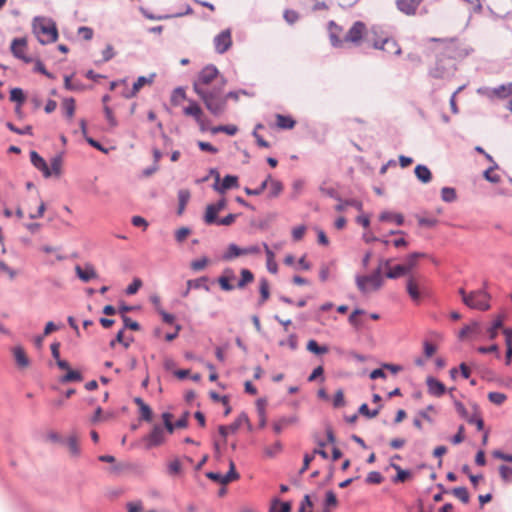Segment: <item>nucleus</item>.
<instances>
[{
    "label": "nucleus",
    "mask_w": 512,
    "mask_h": 512,
    "mask_svg": "<svg viewBox=\"0 0 512 512\" xmlns=\"http://www.w3.org/2000/svg\"><path fill=\"white\" fill-rule=\"evenodd\" d=\"M430 41L438 43L436 52L440 55L435 65L430 68L429 74L434 78H446L456 71L455 60L465 55L460 42L455 38H431Z\"/></svg>",
    "instance_id": "nucleus-1"
},
{
    "label": "nucleus",
    "mask_w": 512,
    "mask_h": 512,
    "mask_svg": "<svg viewBox=\"0 0 512 512\" xmlns=\"http://www.w3.org/2000/svg\"><path fill=\"white\" fill-rule=\"evenodd\" d=\"M240 274V280L236 285H233L232 282L236 279L235 272L231 268H225L218 277L217 283L223 291H232L235 288L244 289L254 281V274L249 269H241Z\"/></svg>",
    "instance_id": "nucleus-2"
},
{
    "label": "nucleus",
    "mask_w": 512,
    "mask_h": 512,
    "mask_svg": "<svg viewBox=\"0 0 512 512\" xmlns=\"http://www.w3.org/2000/svg\"><path fill=\"white\" fill-rule=\"evenodd\" d=\"M212 84L213 87H224L225 80L219 75V71L215 66L208 65L200 71L193 83V89L195 93H203V91L210 90V85Z\"/></svg>",
    "instance_id": "nucleus-3"
},
{
    "label": "nucleus",
    "mask_w": 512,
    "mask_h": 512,
    "mask_svg": "<svg viewBox=\"0 0 512 512\" xmlns=\"http://www.w3.org/2000/svg\"><path fill=\"white\" fill-rule=\"evenodd\" d=\"M223 88L218 86L203 91V93H196L204 102L207 110L215 116L221 115L226 109V97H224Z\"/></svg>",
    "instance_id": "nucleus-4"
},
{
    "label": "nucleus",
    "mask_w": 512,
    "mask_h": 512,
    "mask_svg": "<svg viewBox=\"0 0 512 512\" xmlns=\"http://www.w3.org/2000/svg\"><path fill=\"white\" fill-rule=\"evenodd\" d=\"M463 303L471 309L486 311L490 308V295L484 290L467 293L463 288L459 289Z\"/></svg>",
    "instance_id": "nucleus-5"
},
{
    "label": "nucleus",
    "mask_w": 512,
    "mask_h": 512,
    "mask_svg": "<svg viewBox=\"0 0 512 512\" xmlns=\"http://www.w3.org/2000/svg\"><path fill=\"white\" fill-rule=\"evenodd\" d=\"M356 284L358 289L363 293L378 290L383 284L380 268L369 276H358L356 278Z\"/></svg>",
    "instance_id": "nucleus-6"
},
{
    "label": "nucleus",
    "mask_w": 512,
    "mask_h": 512,
    "mask_svg": "<svg viewBox=\"0 0 512 512\" xmlns=\"http://www.w3.org/2000/svg\"><path fill=\"white\" fill-rule=\"evenodd\" d=\"M34 32L42 44L52 43L57 40L58 31L54 23L40 21L34 25Z\"/></svg>",
    "instance_id": "nucleus-7"
},
{
    "label": "nucleus",
    "mask_w": 512,
    "mask_h": 512,
    "mask_svg": "<svg viewBox=\"0 0 512 512\" xmlns=\"http://www.w3.org/2000/svg\"><path fill=\"white\" fill-rule=\"evenodd\" d=\"M261 253L260 246L251 245L241 248L234 243L228 245L226 251L222 254L223 261H232L240 256L258 255Z\"/></svg>",
    "instance_id": "nucleus-8"
},
{
    "label": "nucleus",
    "mask_w": 512,
    "mask_h": 512,
    "mask_svg": "<svg viewBox=\"0 0 512 512\" xmlns=\"http://www.w3.org/2000/svg\"><path fill=\"white\" fill-rule=\"evenodd\" d=\"M366 34V25L361 21H356L344 36L343 41L358 45Z\"/></svg>",
    "instance_id": "nucleus-9"
},
{
    "label": "nucleus",
    "mask_w": 512,
    "mask_h": 512,
    "mask_svg": "<svg viewBox=\"0 0 512 512\" xmlns=\"http://www.w3.org/2000/svg\"><path fill=\"white\" fill-rule=\"evenodd\" d=\"M206 476L209 479H211L215 482H218L220 484H223V485H226L232 481L238 480L240 477L239 473L236 471L235 463L232 460H230V462H229V471L225 475H222V474L216 473V472H208V473H206Z\"/></svg>",
    "instance_id": "nucleus-10"
},
{
    "label": "nucleus",
    "mask_w": 512,
    "mask_h": 512,
    "mask_svg": "<svg viewBox=\"0 0 512 512\" xmlns=\"http://www.w3.org/2000/svg\"><path fill=\"white\" fill-rule=\"evenodd\" d=\"M389 35V32L386 31L383 27L374 25L371 27L369 31H367V40L372 43L375 49H378L381 46V43L385 40V38Z\"/></svg>",
    "instance_id": "nucleus-11"
},
{
    "label": "nucleus",
    "mask_w": 512,
    "mask_h": 512,
    "mask_svg": "<svg viewBox=\"0 0 512 512\" xmlns=\"http://www.w3.org/2000/svg\"><path fill=\"white\" fill-rule=\"evenodd\" d=\"M214 46L218 53H225L232 46L231 30L226 29L215 36Z\"/></svg>",
    "instance_id": "nucleus-12"
},
{
    "label": "nucleus",
    "mask_w": 512,
    "mask_h": 512,
    "mask_svg": "<svg viewBox=\"0 0 512 512\" xmlns=\"http://www.w3.org/2000/svg\"><path fill=\"white\" fill-rule=\"evenodd\" d=\"M11 52L16 57L26 63H29L31 59L26 56L27 41L25 38H16L11 43Z\"/></svg>",
    "instance_id": "nucleus-13"
},
{
    "label": "nucleus",
    "mask_w": 512,
    "mask_h": 512,
    "mask_svg": "<svg viewBox=\"0 0 512 512\" xmlns=\"http://www.w3.org/2000/svg\"><path fill=\"white\" fill-rule=\"evenodd\" d=\"M482 333L481 324L477 321H473L470 324L464 326L458 334L460 340L473 339L478 337Z\"/></svg>",
    "instance_id": "nucleus-14"
},
{
    "label": "nucleus",
    "mask_w": 512,
    "mask_h": 512,
    "mask_svg": "<svg viewBox=\"0 0 512 512\" xmlns=\"http://www.w3.org/2000/svg\"><path fill=\"white\" fill-rule=\"evenodd\" d=\"M30 160L33 166L41 171L45 178H49L52 175V172L46 161L36 151L30 152Z\"/></svg>",
    "instance_id": "nucleus-15"
},
{
    "label": "nucleus",
    "mask_w": 512,
    "mask_h": 512,
    "mask_svg": "<svg viewBox=\"0 0 512 512\" xmlns=\"http://www.w3.org/2000/svg\"><path fill=\"white\" fill-rule=\"evenodd\" d=\"M220 179L219 174L216 175V183L214 184V189L220 193H224L226 190L237 187L238 186V177L233 175H226L221 184H218Z\"/></svg>",
    "instance_id": "nucleus-16"
},
{
    "label": "nucleus",
    "mask_w": 512,
    "mask_h": 512,
    "mask_svg": "<svg viewBox=\"0 0 512 512\" xmlns=\"http://www.w3.org/2000/svg\"><path fill=\"white\" fill-rule=\"evenodd\" d=\"M427 391L430 395L440 397L446 392L445 385L434 377L426 378Z\"/></svg>",
    "instance_id": "nucleus-17"
},
{
    "label": "nucleus",
    "mask_w": 512,
    "mask_h": 512,
    "mask_svg": "<svg viewBox=\"0 0 512 512\" xmlns=\"http://www.w3.org/2000/svg\"><path fill=\"white\" fill-rule=\"evenodd\" d=\"M423 0H396L397 8L406 15H414Z\"/></svg>",
    "instance_id": "nucleus-18"
},
{
    "label": "nucleus",
    "mask_w": 512,
    "mask_h": 512,
    "mask_svg": "<svg viewBox=\"0 0 512 512\" xmlns=\"http://www.w3.org/2000/svg\"><path fill=\"white\" fill-rule=\"evenodd\" d=\"M75 272L83 282H88L91 279L97 278V272L91 264H86L84 267L77 265L75 267Z\"/></svg>",
    "instance_id": "nucleus-19"
},
{
    "label": "nucleus",
    "mask_w": 512,
    "mask_h": 512,
    "mask_svg": "<svg viewBox=\"0 0 512 512\" xmlns=\"http://www.w3.org/2000/svg\"><path fill=\"white\" fill-rule=\"evenodd\" d=\"M378 49L390 55L401 54V48L399 44L396 42L394 38L390 36V34L385 38V40L381 43V46Z\"/></svg>",
    "instance_id": "nucleus-20"
},
{
    "label": "nucleus",
    "mask_w": 512,
    "mask_h": 512,
    "mask_svg": "<svg viewBox=\"0 0 512 512\" xmlns=\"http://www.w3.org/2000/svg\"><path fill=\"white\" fill-rule=\"evenodd\" d=\"M208 281V278L206 276H202L200 278L194 279V280H188L186 283V290L183 292L182 296L187 297L190 293L191 289H199L204 288L206 291H209L210 288L206 284Z\"/></svg>",
    "instance_id": "nucleus-21"
},
{
    "label": "nucleus",
    "mask_w": 512,
    "mask_h": 512,
    "mask_svg": "<svg viewBox=\"0 0 512 512\" xmlns=\"http://www.w3.org/2000/svg\"><path fill=\"white\" fill-rule=\"evenodd\" d=\"M147 440L150 446H158L165 440L164 430L160 426H155L148 435Z\"/></svg>",
    "instance_id": "nucleus-22"
},
{
    "label": "nucleus",
    "mask_w": 512,
    "mask_h": 512,
    "mask_svg": "<svg viewBox=\"0 0 512 512\" xmlns=\"http://www.w3.org/2000/svg\"><path fill=\"white\" fill-rule=\"evenodd\" d=\"M13 355L17 365L20 368H27L30 364L29 358L27 357L25 350L22 346H15L13 348Z\"/></svg>",
    "instance_id": "nucleus-23"
},
{
    "label": "nucleus",
    "mask_w": 512,
    "mask_h": 512,
    "mask_svg": "<svg viewBox=\"0 0 512 512\" xmlns=\"http://www.w3.org/2000/svg\"><path fill=\"white\" fill-rule=\"evenodd\" d=\"M243 421H248V418L245 414H241L231 425L229 426H220L219 433L226 437L229 432L233 433L239 429Z\"/></svg>",
    "instance_id": "nucleus-24"
},
{
    "label": "nucleus",
    "mask_w": 512,
    "mask_h": 512,
    "mask_svg": "<svg viewBox=\"0 0 512 512\" xmlns=\"http://www.w3.org/2000/svg\"><path fill=\"white\" fill-rule=\"evenodd\" d=\"M183 112L186 116L194 117L198 123L202 122L201 117L203 115V111L195 101H190L189 106L185 107Z\"/></svg>",
    "instance_id": "nucleus-25"
},
{
    "label": "nucleus",
    "mask_w": 512,
    "mask_h": 512,
    "mask_svg": "<svg viewBox=\"0 0 512 512\" xmlns=\"http://www.w3.org/2000/svg\"><path fill=\"white\" fill-rule=\"evenodd\" d=\"M134 403L138 406L140 418L144 421L150 422L152 420L151 408L140 398L136 397Z\"/></svg>",
    "instance_id": "nucleus-26"
},
{
    "label": "nucleus",
    "mask_w": 512,
    "mask_h": 512,
    "mask_svg": "<svg viewBox=\"0 0 512 512\" xmlns=\"http://www.w3.org/2000/svg\"><path fill=\"white\" fill-rule=\"evenodd\" d=\"M341 32L342 28L335 22L331 21L329 23L330 40L334 46H339L342 44V42H344L343 39L340 38Z\"/></svg>",
    "instance_id": "nucleus-27"
},
{
    "label": "nucleus",
    "mask_w": 512,
    "mask_h": 512,
    "mask_svg": "<svg viewBox=\"0 0 512 512\" xmlns=\"http://www.w3.org/2000/svg\"><path fill=\"white\" fill-rule=\"evenodd\" d=\"M65 443L72 456L76 457L80 454L79 437L76 433L69 435Z\"/></svg>",
    "instance_id": "nucleus-28"
},
{
    "label": "nucleus",
    "mask_w": 512,
    "mask_h": 512,
    "mask_svg": "<svg viewBox=\"0 0 512 512\" xmlns=\"http://www.w3.org/2000/svg\"><path fill=\"white\" fill-rule=\"evenodd\" d=\"M296 124V121L291 116H286L282 114L276 115V126L279 129H293Z\"/></svg>",
    "instance_id": "nucleus-29"
},
{
    "label": "nucleus",
    "mask_w": 512,
    "mask_h": 512,
    "mask_svg": "<svg viewBox=\"0 0 512 512\" xmlns=\"http://www.w3.org/2000/svg\"><path fill=\"white\" fill-rule=\"evenodd\" d=\"M265 180H268L269 196L277 197L283 190V185L280 181L273 179L271 175H268Z\"/></svg>",
    "instance_id": "nucleus-30"
},
{
    "label": "nucleus",
    "mask_w": 512,
    "mask_h": 512,
    "mask_svg": "<svg viewBox=\"0 0 512 512\" xmlns=\"http://www.w3.org/2000/svg\"><path fill=\"white\" fill-rule=\"evenodd\" d=\"M415 175L422 183H428L432 179V173L425 165H417L415 167Z\"/></svg>",
    "instance_id": "nucleus-31"
},
{
    "label": "nucleus",
    "mask_w": 512,
    "mask_h": 512,
    "mask_svg": "<svg viewBox=\"0 0 512 512\" xmlns=\"http://www.w3.org/2000/svg\"><path fill=\"white\" fill-rule=\"evenodd\" d=\"M219 211L214 206V204H209L206 207V211L204 214V221L208 225L217 224L219 218L217 217Z\"/></svg>",
    "instance_id": "nucleus-32"
},
{
    "label": "nucleus",
    "mask_w": 512,
    "mask_h": 512,
    "mask_svg": "<svg viewBox=\"0 0 512 512\" xmlns=\"http://www.w3.org/2000/svg\"><path fill=\"white\" fill-rule=\"evenodd\" d=\"M62 109L64 111V115L71 120L74 117L76 110V103L74 98H65L62 101Z\"/></svg>",
    "instance_id": "nucleus-33"
},
{
    "label": "nucleus",
    "mask_w": 512,
    "mask_h": 512,
    "mask_svg": "<svg viewBox=\"0 0 512 512\" xmlns=\"http://www.w3.org/2000/svg\"><path fill=\"white\" fill-rule=\"evenodd\" d=\"M407 292L409 296L414 300L418 301L420 299L419 285L414 277H410L407 280Z\"/></svg>",
    "instance_id": "nucleus-34"
},
{
    "label": "nucleus",
    "mask_w": 512,
    "mask_h": 512,
    "mask_svg": "<svg viewBox=\"0 0 512 512\" xmlns=\"http://www.w3.org/2000/svg\"><path fill=\"white\" fill-rule=\"evenodd\" d=\"M306 349L315 355H323L329 352L328 346H320L314 339H311L307 342Z\"/></svg>",
    "instance_id": "nucleus-35"
},
{
    "label": "nucleus",
    "mask_w": 512,
    "mask_h": 512,
    "mask_svg": "<svg viewBox=\"0 0 512 512\" xmlns=\"http://www.w3.org/2000/svg\"><path fill=\"white\" fill-rule=\"evenodd\" d=\"M379 219L381 221L395 222L397 225L404 223V217L402 214L384 211L380 214Z\"/></svg>",
    "instance_id": "nucleus-36"
},
{
    "label": "nucleus",
    "mask_w": 512,
    "mask_h": 512,
    "mask_svg": "<svg viewBox=\"0 0 512 512\" xmlns=\"http://www.w3.org/2000/svg\"><path fill=\"white\" fill-rule=\"evenodd\" d=\"M260 300L259 304H264L270 297V286L267 279L262 278L259 282Z\"/></svg>",
    "instance_id": "nucleus-37"
},
{
    "label": "nucleus",
    "mask_w": 512,
    "mask_h": 512,
    "mask_svg": "<svg viewBox=\"0 0 512 512\" xmlns=\"http://www.w3.org/2000/svg\"><path fill=\"white\" fill-rule=\"evenodd\" d=\"M349 206L356 208L358 211H362V209H363L362 202L359 200H356V199L340 201V203L338 205H336L335 209L338 212H342L346 209V207H349Z\"/></svg>",
    "instance_id": "nucleus-38"
},
{
    "label": "nucleus",
    "mask_w": 512,
    "mask_h": 512,
    "mask_svg": "<svg viewBox=\"0 0 512 512\" xmlns=\"http://www.w3.org/2000/svg\"><path fill=\"white\" fill-rule=\"evenodd\" d=\"M425 256H426V254L419 253V252H414V253L410 254L406 258L405 263L403 264L404 267L406 268V271L409 273L417 265L418 259L423 258Z\"/></svg>",
    "instance_id": "nucleus-39"
},
{
    "label": "nucleus",
    "mask_w": 512,
    "mask_h": 512,
    "mask_svg": "<svg viewBox=\"0 0 512 512\" xmlns=\"http://www.w3.org/2000/svg\"><path fill=\"white\" fill-rule=\"evenodd\" d=\"M263 247H264V250H265V253H266V257H267V269L271 273H276L277 272V264H276V262L274 260L275 259V255L270 250V248L268 247V245L266 243H263Z\"/></svg>",
    "instance_id": "nucleus-40"
},
{
    "label": "nucleus",
    "mask_w": 512,
    "mask_h": 512,
    "mask_svg": "<svg viewBox=\"0 0 512 512\" xmlns=\"http://www.w3.org/2000/svg\"><path fill=\"white\" fill-rule=\"evenodd\" d=\"M503 321H504L503 316L498 315L494 319L491 327L487 330L488 336L491 340L495 339L496 336L498 335V329H500L503 326Z\"/></svg>",
    "instance_id": "nucleus-41"
},
{
    "label": "nucleus",
    "mask_w": 512,
    "mask_h": 512,
    "mask_svg": "<svg viewBox=\"0 0 512 512\" xmlns=\"http://www.w3.org/2000/svg\"><path fill=\"white\" fill-rule=\"evenodd\" d=\"M391 467L397 471V475L393 478L394 483L405 482L411 477V472L402 469L399 465L391 463Z\"/></svg>",
    "instance_id": "nucleus-42"
},
{
    "label": "nucleus",
    "mask_w": 512,
    "mask_h": 512,
    "mask_svg": "<svg viewBox=\"0 0 512 512\" xmlns=\"http://www.w3.org/2000/svg\"><path fill=\"white\" fill-rule=\"evenodd\" d=\"M190 199V193L188 190H180L178 192V201H179V207H178V214L181 215Z\"/></svg>",
    "instance_id": "nucleus-43"
},
{
    "label": "nucleus",
    "mask_w": 512,
    "mask_h": 512,
    "mask_svg": "<svg viewBox=\"0 0 512 512\" xmlns=\"http://www.w3.org/2000/svg\"><path fill=\"white\" fill-rule=\"evenodd\" d=\"M186 99V92L183 88H176L171 96V103L174 106L180 105Z\"/></svg>",
    "instance_id": "nucleus-44"
},
{
    "label": "nucleus",
    "mask_w": 512,
    "mask_h": 512,
    "mask_svg": "<svg viewBox=\"0 0 512 512\" xmlns=\"http://www.w3.org/2000/svg\"><path fill=\"white\" fill-rule=\"evenodd\" d=\"M25 94L21 88H13L10 91V100L16 102L19 105H23L25 102Z\"/></svg>",
    "instance_id": "nucleus-45"
},
{
    "label": "nucleus",
    "mask_w": 512,
    "mask_h": 512,
    "mask_svg": "<svg viewBox=\"0 0 512 512\" xmlns=\"http://www.w3.org/2000/svg\"><path fill=\"white\" fill-rule=\"evenodd\" d=\"M407 273L408 272L406 271V268L404 267L403 264H401V265H396L393 268L389 269V271L386 273V276L390 279H395V278H399Z\"/></svg>",
    "instance_id": "nucleus-46"
},
{
    "label": "nucleus",
    "mask_w": 512,
    "mask_h": 512,
    "mask_svg": "<svg viewBox=\"0 0 512 512\" xmlns=\"http://www.w3.org/2000/svg\"><path fill=\"white\" fill-rule=\"evenodd\" d=\"M494 94L500 98H506L512 96V83L501 85L494 89Z\"/></svg>",
    "instance_id": "nucleus-47"
},
{
    "label": "nucleus",
    "mask_w": 512,
    "mask_h": 512,
    "mask_svg": "<svg viewBox=\"0 0 512 512\" xmlns=\"http://www.w3.org/2000/svg\"><path fill=\"white\" fill-rule=\"evenodd\" d=\"M452 494L463 503L469 502V493L465 487H456L452 490Z\"/></svg>",
    "instance_id": "nucleus-48"
},
{
    "label": "nucleus",
    "mask_w": 512,
    "mask_h": 512,
    "mask_svg": "<svg viewBox=\"0 0 512 512\" xmlns=\"http://www.w3.org/2000/svg\"><path fill=\"white\" fill-rule=\"evenodd\" d=\"M291 504L289 502H280L275 500L271 507V512H290Z\"/></svg>",
    "instance_id": "nucleus-49"
},
{
    "label": "nucleus",
    "mask_w": 512,
    "mask_h": 512,
    "mask_svg": "<svg viewBox=\"0 0 512 512\" xmlns=\"http://www.w3.org/2000/svg\"><path fill=\"white\" fill-rule=\"evenodd\" d=\"M499 474L501 479L506 483L512 482V467L507 465H501L499 467Z\"/></svg>",
    "instance_id": "nucleus-50"
},
{
    "label": "nucleus",
    "mask_w": 512,
    "mask_h": 512,
    "mask_svg": "<svg viewBox=\"0 0 512 512\" xmlns=\"http://www.w3.org/2000/svg\"><path fill=\"white\" fill-rule=\"evenodd\" d=\"M209 263V260L207 257H202V258H199V259H196V260H193L191 263H190V267L192 270L194 271H201L203 269L206 268V266L208 265Z\"/></svg>",
    "instance_id": "nucleus-51"
},
{
    "label": "nucleus",
    "mask_w": 512,
    "mask_h": 512,
    "mask_svg": "<svg viewBox=\"0 0 512 512\" xmlns=\"http://www.w3.org/2000/svg\"><path fill=\"white\" fill-rule=\"evenodd\" d=\"M488 399L493 404L501 405L505 402V400L507 399V396L501 392H490L488 394Z\"/></svg>",
    "instance_id": "nucleus-52"
},
{
    "label": "nucleus",
    "mask_w": 512,
    "mask_h": 512,
    "mask_svg": "<svg viewBox=\"0 0 512 512\" xmlns=\"http://www.w3.org/2000/svg\"><path fill=\"white\" fill-rule=\"evenodd\" d=\"M441 197L442 200L445 202H452L456 199V192L455 189L450 187H444L441 190Z\"/></svg>",
    "instance_id": "nucleus-53"
},
{
    "label": "nucleus",
    "mask_w": 512,
    "mask_h": 512,
    "mask_svg": "<svg viewBox=\"0 0 512 512\" xmlns=\"http://www.w3.org/2000/svg\"><path fill=\"white\" fill-rule=\"evenodd\" d=\"M379 411H380V407L377 408V409H374V410H370L366 403H363L359 407V413L364 415V416H366V417H368V418H375L379 414Z\"/></svg>",
    "instance_id": "nucleus-54"
},
{
    "label": "nucleus",
    "mask_w": 512,
    "mask_h": 512,
    "mask_svg": "<svg viewBox=\"0 0 512 512\" xmlns=\"http://www.w3.org/2000/svg\"><path fill=\"white\" fill-rule=\"evenodd\" d=\"M52 174L59 176L61 174L62 159L59 156L54 157L51 160V167H49Z\"/></svg>",
    "instance_id": "nucleus-55"
},
{
    "label": "nucleus",
    "mask_w": 512,
    "mask_h": 512,
    "mask_svg": "<svg viewBox=\"0 0 512 512\" xmlns=\"http://www.w3.org/2000/svg\"><path fill=\"white\" fill-rule=\"evenodd\" d=\"M496 167H490L484 172V178L491 183H498L500 181V176L495 173Z\"/></svg>",
    "instance_id": "nucleus-56"
},
{
    "label": "nucleus",
    "mask_w": 512,
    "mask_h": 512,
    "mask_svg": "<svg viewBox=\"0 0 512 512\" xmlns=\"http://www.w3.org/2000/svg\"><path fill=\"white\" fill-rule=\"evenodd\" d=\"M147 83L148 80L144 76L139 77L137 81L133 84L132 92L129 95H127V97L135 96L139 92V90Z\"/></svg>",
    "instance_id": "nucleus-57"
},
{
    "label": "nucleus",
    "mask_w": 512,
    "mask_h": 512,
    "mask_svg": "<svg viewBox=\"0 0 512 512\" xmlns=\"http://www.w3.org/2000/svg\"><path fill=\"white\" fill-rule=\"evenodd\" d=\"M237 130H238L237 127L234 125H222V126L213 128L212 132L213 133L225 132L228 135H235L237 133Z\"/></svg>",
    "instance_id": "nucleus-58"
},
{
    "label": "nucleus",
    "mask_w": 512,
    "mask_h": 512,
    "mask_svg": "<svg viewBox=\"0 0 512 512\" xmlns=\"http://www.w3.org/2000/svg\"><path fill=\"white\" fill-rule=\"evenodd\" d=\"M294 422V419L282 418L274 423L273 429L276 433H280L285 427Z\"/></svg>",
    "instance_id": "nucleus-59"
},
{
    "label": "nucleus",
    "mask_w": 512,
    "mask_h": 512,
    "mask_svg": "<svg viewBox=\"0 0 512 512\" xmlns=\"http://www.w3.org/2000/svg\"><path fill=\"white\" fill-rule=\"evenodd\" d=\"M283 17L287 23L294 24L295 22L298 21L299 14L295 10L287 9L284 11Z\"/></svg>",
    "instance_id": "nucleus-60"
},
{
    "label": "nucleus",
    "mask_w": 512,
    "mask_h": 512,
    "mask_svg": "<svg viewBox=\"0 0 512 512\" xmlns=\"http://www.w3.org/2000/svg\"><path fill=\"white\" fill-rule=\"evenodd\" d=\"M82 380L81 374L78 371H74L69 369L67 373L63 376V382H72V381H80Z\"/></svg>",
    "instance_id": "nucleus-61"
},
{
    "label": "nucleus",
    "mask_w": 512,
    "mask_h": 512,
    "mask_svg": "<svg viewBox=\"0 0 512 512\" xmlns=\"http://www.w3.org/2000/svg\"><path fill=\"white\" fill-rule=\"evenodd\" d=\"M7 127L9 130H11L12 132L17 133L19 135H25V134L32 135V127L31 126H26L23 129H21V128H17L15 125L8 122Z\"/></svg>",
    "instance_id": "nucleus-62"
},
{
    "label": "nucleus",
    "mask_w": 512,
    "mask_h": 512,
    "mask_svg": "<svg viewBox=\"0 0 512 512\" xmlns=\"http://www.w3.org/2000/svg\"><path fill=\"white\" fill-rule=\"evenodd\" d=\"M383 481V476L377 471L370 472L366 477L368 484H380Z\"/></svg>",
    "instance_id": "nucleus-63"
},
{
    "label": "nucleus",
    "mask_w": 512,
    "mask_h": 512,
    "mask_svg": "<svg viewBox=\"0 0 512 512\" xmlns=\"http://www.w3.org/2000/svg\"><path fill=\"white\" fill-rule=\"evenodd\" d=\"M142 287V280L139 278H135L133 282L127 287L126 293L128 295H133L137 293V291Z\"/></svg>",
    "instance_id": "nucleus-64"
}]
</instances>
